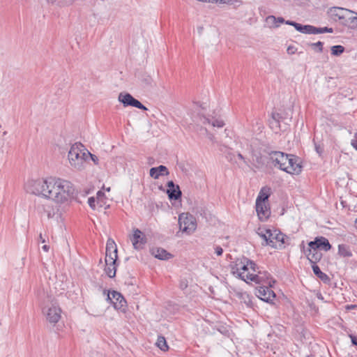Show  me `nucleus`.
<instances>
[{"instance_id": "obj_36", "label": "nucleus", "mask_w": 357, "mask_h": 357, "mask_svg": "<svg viewBox=\"0 0 357 357\" xmlns=\"http://www.w3.org/2000/svg\"><path fill=\"white\" fill-rule=\"evenodd\" d=\"M211 125L213 127L222 128L225 126V123L222 120L213 119L211 121Z\"/></svg>"}, {"instance_id": "obj_47", "label": "nucleus", "mask_w": 357, "mask_h": 357, "mask_svg": "<svg viewBox=\"0 0 357 357\" xmlns=\"http://www.w3.org/2000/svg\"><path fill=\"white\" fill-rule=\"evenodd\" d=\"M350 337H351V342L354 345H356L357 346V337L356 336H354V335H350Z\"/></svg>"}, {"instance_id": "obj_4", "label": "nucleus", "mask_w": 357, "mask_h": 357, "mask_svg": "<svg viewBox=\"0 0 357 357\" xmlns=\"http://www.w3.org/2000/svg\"><path fill=\"white\" fill-rule=\"evenodd\" d=\"M89 154L90 152L81 143L73 144L68 155L70 166L77 171L83 170L86 167Z\"/></svg>"}, {"instance_id": "obj_49", "label": "nucleus", "mask_w": 357, "mask_h": 357, "mask_svg": "<svg viewBox=\"0 0 357 357\" xmlns=\"http://www.w3.org/2000/svg\"><path fill=\"white\" fill-rule=\"evenodd\" d=\"M356 138H357V136H356ZM351 145L357 151V139L351 141Z\"/></svg>"}, {"instance_id": "obj_38", "label": "nucleus", "mask_w": 357, "mask_h": 357, "mask_svg": "<svg viewBox=\"0 0 357 357\" xmlns=\"http://www.w3.org/2000/svg\"><path fill=\"white\" fill-rule=\"evenodd\" d=\"M96 203H98V201H96L94 197H91L89 198L88 204L91 208H93V209L96 208Z\"/></svg>"}, {"instance_id": "obj_28", "label": "nucleus", "mask_w": 357, "mask_h": 357, "mask_svg": "<svg viewBox=\"0 0 357 357\" xmlns=\"http://www.w3.org/2000/svg\"><path fill=\"white\" fill-rule=\"evenodd\" d=\"M338 254L343 257H351L352 256L349 246L345 244L338 245Z\"/></svg>"}, {"instance_id": "obj_6", "label": "nucleus", "mask_w": 357, "mask_h": 357, "mask_svg": "<svg viewBox=\"0 0 357 357\" xmlns=\"http://www.w3.org/2000/svg\"><path fill=\"white\" fill-rule=\"evenodd\" d=\"M178 224L180 229L188 234L195 231L197 227L195 218L189 213L181 214L178 217Z\"/></svg>"}, {"instance_id": "obj_53", "label": "nucleus", "mask_w": 357, "mask_h": 357, "mask_svg": "<svg viewBox=\"0 0 357 357\" xmlns=\"http://www.w3.org/2000/svg\"><path fill=\"white\" fill-rule=\"evenodd\" d=\"M40 239L42 243H45V240L43 238L42 236V234H40Z\"/></svg>"}, {"instance_id": "obj_25", "label": "nucleus", "mask_w": 357, "mask_h": 357, "mask_svg": "<svg viewBox=\"0 0 357 357\" xmlns=\"http://www.w3.org/2000/svg\"><path fill=\"white\" fill-rule=\"evenodd\" d=\"M312 268L314 274L319 278L320 280H321L324 282H329L330 278L329 277L324 273H323L319 267L315 264H312Z\"/></svg>"}, {"instance_id": "obj_8", "label": "nucleus", "mask_w": 357, "mask_h": 357, "mask_svg": "<svg viewBox=\"0 0 357 357\" xmlns=\"http://www.w3.org/2000/svg\"><path fill=\"white\" fill-rule=\"evenodd\" d=\"M107 299L112 303L114 307L125 312L127 308V302L122 294L118 291L109 292Z\"/></svg>"}, {"instance_id": "obj_45", "label": "nucleus", "mask_w": 357, "mask_h": 357, "mask_svg": "<svg viewBox=\"0 0 357 357\" xmlns=\"http://www.w3.org/2000/svg\"><path fill=\"white\" fill-rule=\"evenodd\" d=\"M89 155L91 157V160L94 162V163L97 165L98 161V157L95 155L91 154V153L90 154H89Z\"/></svg>"}, {"instance_id": "obj_11", "label": "nucleus", "mask_w": 357, "mask_h": 357, "mask_svg": "<svg viewBox=\"0 0 357 357\" xmlns=\"http://www.w3.org/2000/svg\"><path fill=\"white\" fill-rule=\"evenodd\" d=\"M286 237V235L283 234L280 231H278L276 229H271V235H270V240L268 241V244L271 248L282 249L284 247V244L285 243L284 239Z\"/></svg>"}, {"instance_id": "obj_17", "label": "nucleus", "mask_w": 357, "mask_h": 357, "mask_svg": "<svg viewBox=\"0 0 357 357\" xmlns=\"http://www.w3.org/2000/svg\"><path fill=\"white\" fill-rule=\"evenodd\" d=\"M256 211L261 220H266L271 214L266 203L256 202Z\"/></svg>"}, {"instance_id": "obj_18", "label": "nucleus", "mask_w": 357, "mask_h": 357, "mask_svg": "<svg viewBox=\"0 0 357 357\" xmlns=\"http://www.w3.org/2000/svg\"><path fill=\"white\" fill-rule=\"evenodd\" d=\"M286 24L293 26L295 29L302 33L305 34H312V25L306 24L303 25L299 23H297L294 21L287 20L286 22Z\"/></svg>"}, {"instance_id": "obj_32", "label": "nucleus", "mask_w": 357, "mask_h": 357, "mask_svg": "<svg viewBox=\"0 0 357 357\" xmlns=\"http://www.w3.org/2000/svg\"><path fill=\"white\" fill-rule=\"evenodd\" d=\"M344 47L342 45H334L331 47V54L333 56H340L344 52Z\"/></svg>"}, {"instance_id": "obj_42", "label": "nucleus", "mask_w": 357, "mask_h": 357, "mask_svg": "<svg viewBox=\"0 0 357 357\" xmlns=\"http://www.w3.org/2000/svg\"><path fill=\"white\" fill-rule=\"evenodd\" d=\"M236 156L234 155V154L233 153H229L227 155V158L231 161V162H236Z\"/></svg>"}, {"instance_id": "obj_2", "label": "nucleus", "mask_w": 357, "mask_h": 357, "mask_svg": "<svg viewBox=\"0 0 357 357\" xmlns=\"http://www.w3.org/2000/svg\"><path fill=\"white\" fill-rule=\"evenodd\" d=\"M269 159L273 166L290 174H298L302 171V166L297 162L294 155L281 151H272Z\"/></svg>"}, {"instance_id": "obj_1", "label": "nucleus", "mask_w": 357, "mask_h": 357, "mask_svg": "<svg viewBox=\"0 0 357 357\" xmlns=\"http://www.w3.org/2000/svg\"><path fill=\"white\" fill-rule=\"evenodd\" d=\"M73 184L59 178L31 180L27 183V191L43 197L52 199L56 203L68 201L74 194Z\"/></svg>"}, {"instance_id": "obj_3", "label": "nucleus", "mask_w": 357, "mask_h": 357, "mask_svg": "<svg viewBox=\"0 0 357 357\" xmlns=\"http://www.w3.org/2000/svg\"><path fill=\"white\" fill-rule=\"evenodd\" d=\"M231 273L238 278L248 283L252 273L257 269V264L248 258L237 259L230 264Z\"/></svg>"}, {"instance_id": "obj_35", "label": "nucleus", "mask_w": 357, "mask_h": 357, "mask_svg": "<svg viewBox=\"0 0 357 357\" xmlns=\"http://www.w3.org/2000/svg\"><path fill=\"white\" fill-rule=\"evenodd\" d=\"M314 148H315L316 152L319 154V156H321L324 150V145L315 142L314 140Z\"/></svg>"}, {"instance_id": "obj_9", "label": "nucleus", "mask_w": 357, "mask_h": 357, "mask_svg": "<svg viewBox=\"0 0 357 357\" xmlns=\"http://www.w3.org/2000/svg\"><path fill=\"white\" fill-rule=\"evenodd\" d=\"M300 248L301 252L305 254L311 264H315L321 259L322 253L317 249H311V247L309 245L307 248H305L304 241L301 243Z\"/></svg>"}, {"instance_id": "obj_41", "label": "nucleus", "mask_w": 357, "mask_h": 357, "mask_svg": "<svg viewBox=\"0 0 357 357\" xmlns=\"http://www.w3.org/2000/svg\"><path fill=\"white\" fill-rule=\"evenodd\" d=\"M210 3H229L230 0H209Z\"/></svg>"}, {"instance_id": "obj_52", "label": "nucleus", "mask_w": 357, "mask_h": 357, "mask_svg": "<svg viewBox=\"0 0 357 357\" xmlns=\"http://www.w3.org/2000/svg\"><path fill=\"white\" fill-rule=\"evenodd\" d=\"M289 53L293 54L294 52L293 51V47H289L287 49Z\"/></svg>"}, {"instance_id": "obj_29", "label": "nucleus", "mask_w": 357, "mask_h": 357, "mask_svg": "<svg viewBox=\"0 0 357 357\" xmlns=\"http://www.w3.org/2000/svg\"><path fill=\"white\" fill-rule=\"evenodd\" d=\"M266 22L270 25V26H274L275 27H278L279 25L277 24L278 22L279 23H285L286 22L284 19L282 17H275L273 15H269L266 17Z\"/></svg>"}, {"instance_id": "obj_20", "label": "nucleus", "mask_w": 357, "mask_h": 357, "mask_svg": "<svg viewBox=\"0 0 357 357\" xmlns=\"http://www.w3.org/2000/svg\"><path fill=\"white\" fill-rule=\"evenodd\" d=\"M142 235V232L139 229H136L134 230L132 241L135 248H139L141 245L146 243V238Z\"/></svg>"}, {"instance_id": "obj_13", "label": "nucleus", "mask_w": 357, "mask_h": 357, "mask_svg": "<svg viewBox=\"0 0 357 357\" xmlns=\"http://www.w3.org/2000/svg\"><path fill=\"white\" fill-rule=\"evenodd\" d=\"M308 245L311 247V249L323 250L324 251H328L331 249V245L328 240L323 236L316 237L314 241H310Z\"/></svg>"}, {"instance_id": "obj_50", "label": "nucleus", "mask_w": 357, "mask_h": 357, "mask_svg": "<svg viewBox=\"0 0 357 357\" xmlns=\"http://www.w3.org/2000/svg\"><path fill=\"white\" fill-rule=\"evenodd\" d=\"M237 158H239L240 160H243V161L245 163V158H244V157L242 155V154H241V153H238V154H237Z\"/></svg>"}, {"instance_id": "obj_54", "label": "nucleus", "mask_w": 357, "mask_h": 357, "mask_svg": "<svg viewBox=\"0 0 357 357\" xmlns=\"http://www.w3.org/2000/svg\"><path fill=\"white\" fill-rule=\"evenodd\" d=\"M97 195H98V196H100V195H103V193L100 191H98Z\"/></svg>"}, {"instance_id": "obj_10", "label": "nucleus", "mask_w": 357, "mask_h": 357, "mask_svg": "<svg viewBox=\"0 0 357 357\" xmlns=\"http://www.w3.org/2000/svg\"><path fill=\"white\" fill-rule=\"evenodd\" d=\"M269 285H261L256 289L255 294L261 300L271 303L275 298V294Z\"/></svg>"}, {"instance_id": "obj_15", "label": "nucleus", "mask_w": 357, "mask_h": 357, "mask_svg": "<svg viewBox=\"0 0 357 357\" xmlns=\"http://www.w3.org/2000/svg\"><path fill=\"white\" fill-rule=\"evenodd\" d=\"M167 194L171 200H178L182 196V192L178 185H175L173 181H169L167 183Z\"/></svg>"}, {"instance_id": "obj_24", "label": "nucleus", "mask_w": 357, "mask_h": 357, "mask_svg": "<svg viewBox=\"0 0 357 357\" xmlns=\"http://www.w3.org/2000/svg\"><path fill=\"white\" fill-rule=\"evenodd\" d=\"M55 7L64 8L71 6L75 0H45Z\"/></svg>"}, {"instance_id": "obj_33", "label": "nucleus", "mask_w": 357, "mask_h": 357, "mask_svg": "<svg viewBox=\"0 0 357 357\" xmlns=\"http://www.w3.org/2000/svg\"><path fill=\"white\" fill-rule=\"evenodd\" d=\"M142 83L144 86H151L153 83V79L149 75H144L142 79Z\"/></svg>"}, {"instance_id": "obj_26", "label": "nucleus", "mask_w": 357, "mask_h": 357, "mask_svg": "<svg viewBox=\"0 0 357 357\" xmlns=\"http://www.w3.org/2000/svg\"><path fill=\"white\" fill-rule=\"evenodd\" d=\"M106 267L105 268V271L107 276L110 278H113L116 275V261L114 263H112V261H107L105 262Z\"/></svg>"}, {"instance_id": "obj_27", "label": "nucleus", "mask_w": 357, "mask_h": 357, "mask_svg": "<svg viewBox=\"0 0 357 357\" xmlns=\"http://www.w3.org/2000/svg\"><path fill=\"white\" fill-rule=\"evenodd\" d=\"M269 190V188H263L259 193L256 202L266 203L270 196Z\"/></svg>"}, {"instance_id": "obj_30", "label": "nucleus", "mask_w": 357, "mask_h": 357, "mask_svg": "<svg viewBox=\"0 0 357 357\" xmlns=\"http://www.w3.org/2000/svg\"><path fill=\"white\" fill-rule=\"evenodd\" d=\"M258 234L260 236L261 238H262L265 241V244L262 243L263 245H268V243L270 240V235H271V229H259V231L257 232Z\"/></svg>"}, {"instance_id": "obj_40", "label": "nucleus", "mask_w": 357, "mask_h": 357, "mask_svg": "<svg viewBox=\"0 0 357 357\" xmlns=\"http://www.w3.org/2000/svg\"><path fill=\"white\" fill-rule=\"evenodd\" d=\"M200 121L203 123V124H211V121L212 120L209 119L208 118H206L205 116H202V117H200Z\"/></svg>"}, {"instance_id": "obj_7", "label": "nucleus", "mask_w": 357, "mask_h": 357, "mask_svg": "<svg viewBox=\"0 0 357 357\" xmlns=\"http://www.w3.org/2000/svg\"><path fill=\"white\" fill-rule=\"evenodd\" d=\"M43 312L46 320L52 324H56L61 319V310L56 303H52L50 305L45 307Z\"/></svg>"}, {"instance_id": "obj_23", "label": "nucleus", "mask_w": 357, "mask_h": 357, "mask_svg": "<svg viewBox=\"0 0 357 357\" xmlns=\"http://www.w3.org/2000/svg\"><path fill=\"white\" fill-rule=\"evenodd\" d=\"M134 97L128 93H120L118 100L124 107L131 106Z\"/></svg>"}, {"instance_id": "obj_21", "label": "nucleus", "mask_w": 357, "mask_h": 357, "mask_svg": "<svg viewBox=\"0 0 357 357\" xmlns=\"http://www.w3.org/2000/svg\"><path fill=\"white\" fill-rule=\"evenodd\" d=\"M151 254L157 259L160 260H167L172 257V255L166 250L161 248H153Z\"/></svg>"}, {"instance_id": "obj_12", "label": "nucleus", "mask_w": 357, "mask_h": 357, "mask_svg": "<svg viewBox=\"0 0 357 357\" xmlns=\"http://www.w3.org/2000/svg\"><path fill=\"white\" fill-rule=\"evenodd\" d=\"M292 119V112L291 110L289 112H273L272 113V121L270 123L272 127H280V123L284 122L285 124H289Z\"/></svg>"}, {"instance_id": "obj_56", "label": "nucleus", "mask_w": 357, "mask_h": 357, "mask_svg": "<svg viewBox=\"0 0 357 357\" xmlns=\"http://www.w3.org/2000/svg\"><path fill=\"white\" fill-rule=\"evenodd\" d=\"M355 225H356V228H357V218H356V220H355Z\"/></svg>"}, {"instance_id": "obj_39", "label": "nucleus", "mask_w": 357, "mask_h": 357, "mask_svg": "<svg viewBox=\"0 0 357 357\" xmlns=\"http://www.w3.org/2000/svg\"><path fill=\"white\" fill-rule=\"evenodd\" d=\"M323 33L322 27H316L313 26L312 34Z\"/></svg>"}, {"instance_id": "obj_5", "label": "nucleus", "mask_w": 357, "mask_h": 357, "mask_svg": "<svg viewBox=\"0 0 357 357\" xmlns=\"http://www.w3.org/2000/svg\"><path fill=\"white\" fill-rule=\"evenodd\" d=\"M257 270L252 273L251 277L248 280V282H254L256 284L261 285H269L272 287V285L275 282V281L271 278V275L266 271H261L260 268L257 265Z\"/></svg>"}, {"instance_id": "obj_43", "label": "nucleus", "mask_w": 357, "mask_h": 357, "mask_svg": "<svg viewBox=\"0 0 357 357\" xmlns=\"http://www.w3.org/2000/svg\"><path fill=\"white\" fill-rule=\"evenodd\" d=\"M215 252L217 255L220 256L222 255L223 250L220 246H216L215 248Z\"/></svg>"}, {"instance_id": "obj_16", "label": "nucleus", "mask_w": 357, "mask_h": 357, "mask_svg": "<svg viewBox=\"0 0 357 357\" xmlns=\"http://www.w3.org/2000/svg\"><path fill=\"white\" fill-rule=\"evenodd\" d=\"M328 14L335 20H337L336 18H337L342 22L344 20L347 14H349V10L341 7H333L329 9Z\"/></svg>"}, {"instance_id": "obj_55", "label": "nucleus", "mask_w": 357, "mask_h": 357, "mask_svg": "<svg viewBox=\"0 0 357 357\" xmlns=\"http://www.w3.org/2000/svg\"><path fill=\"white\" fill-rule=\"evenodd\" d=\"M47 216L48 218H51L52 217L50 213H48Z\"/></svg>"}, {"instance_id": "obj_19", "label": "nucleus", "mask_w": 357, "mask_h": 357, "mask_svg": "<svg viewBox=\"0 0 357 357\" xmlns=\"http://www.w3.org/2000/svg\"><path fill=\"white\" fill-rule=\"evenodd\" d=\"M342 24L350 29H357V13L349 10V14H347Z\"/></svg>"}, {"instance_id": "obj_37", "label": "nucleus", "mask_w": 357, "mask_h": 357, "mask_svg": "<svg viewBox=\"0 0 357 357\" xmlns=\"http://www.w3.org/2000/svg\"><path fill=\"white\" fill-rule=\"evenodd\" d=\"M323 45L324 43L321 41H318L317 43H311L310 44V46L312 47H318V50H317L318 52H322L323 51Z\"/></svg>"}, {"instance_id": "obj_46", "label": "nucleus", "mask_w": 357, "mask_h": 357, "mask_svg": "<svg viewBox=\"0 0 357 357\" xmlns=\"http://www.w3.org/2000/svg\"><path fill=\"white\" fill-rule=\"evenodd\" d=\"M322 31H323V33H333V29L332 28H328V27H322Z\"/></svg>"}, {"instance_id": "obj_51", "label": "nucleus", "mask_w": 357, "mask_h": 357, "mask_svg": "<svg viewBox=\"0 0 357 357\" xmlns=\"http://www.w3.org/2000/svg\"><path fill=\"white\" fill-rule=\"evenodd\" d=\"M43 250L45 251V252H48L49 250H50V246L49 245H45L42 247Z\"/></svg>"}, {"instance_id": "obj_22", "label": "nucleus", "mask_w": 357, "mask_h": 357, "mask_svg": "<svg viewBox=\"0 0 357 357\" xmlns=\"http://www.w3.org/2000/svg\"><path fill=\"white\" fill-rule=\"evenodd\" d=\"M149 174L152 178L157 179L160 176L168 175L169 172L165 165H160L157 167L151 168Z\"/></svg>"}, {"instance_id": "obj_31", "label": "nucleus", "mask_w": 357, "mask_h": 357, "mask_svg": "<svg viewBox=\"0 0 357 357\" xmlns=\"http://www.w3.org/2000/svg\"><path fill=\"white\" fill-rule=\"evenodd\" d=\"M156 345L160 349L164 351H167L169 349L167 341L163 336L158 337Z\"/></svg>"}, {"instance_id": "obj_34", "label": "nucleus", "mask_w": 357, "mask_h": 357, "mask_svg": "<svg viewBox=\"0 0 357 357\" xmlns=\"http://www.w3.org/2000/svg\"><path fill=\"white\" fill-rule=\"evenodd\" d=\"M131 106L138 108V109H142V110H144V111L147 110V108L143 104H142L138 100L135 99V98L132 100Z\"/></svg>"}, {"instance_id": "obj_14", "label": "nucleus", "mask_w": 357, "mask_h": 357, "mask_svg": "<svg viewBox=\"0 0 357 357\" xmlns=\"http://www.w3.org/2000/svg\"><path fill=\"white\" fill-rule=\"evenodd\" d=\"M105 255V262L112 261V263H114L116 261L118 257L117 248L114 241L112 239H109L107 242Z\"/></svg>"}, {"instance_id": "obj_44", "label": "nucleus", "mask_w": 357, "mask_h": 357, "mask_svg": "<svg viewBox=\"0 0 357 357\" xmlns=\"http://www.w3.org/2000/svg\"><path fill=\"white\" fill-rule=\"evenodd\" d=\"M204 131L206 133V135H207V137L208 138V139L211 140V142H213L214 139H215L214 135L211 133H209L206 129H205Z\"/></svg>"}, {"instance_id": "obj_48", "label": "nucleus", "mask_w": 357, "mask_h": 357, "mask_svg": "<svg viewBox=\"0 0 357 357\" xmlns=\"http://www.w3.org/2000/svg\"><path fill=\"white\" fill-rule=\"evenodd\" d=\"M187 287H188V283H187V282H186V281H181V283H180V287H181L182 289H185Z\"/></svg>"}]
</instances>
